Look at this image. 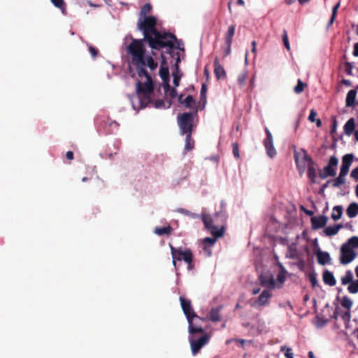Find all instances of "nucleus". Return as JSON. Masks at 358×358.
I'll return each instance as SVG.
<instances>
[{"instance_id": "f8f14e48", "label": "nucleus", "mask_w": 358, "mask_h": 358, "mask_svg": "<svg viewBox=\"0 0 358 358\" xmlns=\"http://www.w3.org/2000/svg\"><path fill=\"white\" fill-rule=\"evenodd\" d=\"M259 280L262 286L266 289H274L277 285L273 275L271 273H263L259 276Z\"/></svg>"}, {"instance_id": "69168bd1", "label": "nucleus", "mask_w": 358, "mask_h": 358, "mask_svg": "<svg viewBox=\"0 0 358 358\" xmlns=\"http://www.w3.org/2000/svg\"><path fill=\"white\" fill-rule=\"evenodd\" d=\"M335 17H334V16H331V18H330V20H329V23H328V25H327V26H328V27H330V26L334 23V20H335Z\"/></svg>"}, {"instance_id": "bf43d9fd", "label": "nucleus", "mask_w": 358, "mask_h": 358, "mask_svg": "<svg viewBox=\"0 0 358 358\" xmlns=\"http://www.w3.org/2000/svg\"><path fill=\"white\" fill-rule=\"evenodd\" d=\"M206 90H207L206 86L205 84H203L202 85V87L201 89V92H200L201 97H203V96L205 97L206 96Z\"/></svg>"}, {"instance_id": "c9c22d12", "label": "nucleus", "mask_w": 358, "mask_h": 358, "mask_svg": "<svg viewBox=\"0 0 358 358\" xmlns=\"http://www.w3.org/2000/svg\"><path fill=\"white\" fill-rule=\"evenodd\" d=\"M306 85L303 83V81L301 79H298L297 80V85L294 88V92L299 94H301L303 90Z\"/></svg>"}, {"instance_id": "6ab92c4d", "label": "nucleus", "mask_w": 358, "mask_h": 358, "mask_svg": "<svg viewBox=\"0 0 358 358\" xmlns=\"http://www.w3.org/2000/svg\"><path fill=\"white\" fill-rule=\"evenodd\" d=\"M317 262L321 265L329 264L331 262V257L329 252L319 250L317 252Z\"/></svg>"}, {"instance_id": "4c0bfd02", "label": "nucleus", "mask_w": 358, "mask_h": 358, "mask_svg": "<svg viewBox=\"0 0 358 358\" xmlns=\"http://www.w3.org/2000/svg\"><path fill=\"white\" fill-rule=\"evenodd\" d=\"M341 305L343 307L350 310L352 306V301L347 296H345L343 297Z\"/></svg>"}, {"instance_id": "2f4dec72", "label": "nucleus", "mask_w": 358, "mask_h": 358, "mask_svg": "<svg viewBox=\"0 0 358 358\" xmlns=\"http://www.w3.org/2000/svg\"><path fill=\"white\" fill-rule=\"evenodd\" d=\"M235 32V26L231 25L228 28L227 34V43L230 46L232 41V37L234 35Z\"/></svg>"}, {"instance_id": "7c9ffc66", "label": "nucleus", "mask_w": 358, "mask_h": 358, "mask_svg": "<svg viewBox=\"0 0 358 358\" xmlns=\"http://www.w3.org/2000/svg\"><path fill=\"white\" fill-rule=\"evenodd\" d=\"M347 174L339 173L338 176L334 180L333 186L334 187H338L345 182V176Z\"/></svg>"}, {"instance_id": "37998d69", "label": "nucleus", "mask_w": 358, "mask_h": 358, "mask_svg": "<svg viewBox=\"0 0 358 358\" xmlns=\"http://www.w3.org/2000/svg\"><path fill=\"white\" fill-rule=\"evenodd\" d=\"M106 124L111 128V129L109 131L110 133H113L114 130H117L120 126L119 123H117L116 121H109L106 123Z\"/></svg>"}, {"instance_id": "0eeeda50", "label": "nucleus", "mask_w": 358, "mask_h": 358, "mask_svg": "<svg viewBox=\"0 0 358 358\" xmlns=\"http://www.w3.org/2000/svg\"><path fill=\"white\" fill-rule=\"evenodd\" d=\"M209 336L204 334L199 338H196L195 334L189 335V343L193 355H196L199 350L208 343Z\"/></svg>"}, {"instance_id": "9d476101", "label": "nucleus", "mask_w": 358, "mask_h": 358, "mask_svg": "<svg viewBox=\"0 0 358 358\" xmlns=\"http://www.w3.org/2000/svg\"><path fill=\"white\" fill-rule=\"evenodd\" d=\"M357 253L348 248L347 245H342L341 247L340 262L341 264L346 265L352 262L356 257Z\"/></svg>"}, {"instance_id": "c756f323", "label": "nucleus", "mask_w": 358, "mask_h": 358, "mask_svg": "<svg viewBox=\"0 0 358 358\" xmlns=\"http://www.w3.org/2000/svg\"><path fill=\"white\" fill-rule=\"evenodd\" d=\"M214 73L217 78H221L224 75V69L219 64L217 59L216 58L214 62Z\"/></svg>"}, {"instance_id": "4468645a", "label": "nucleus", "mask_w": 358, "mask_h": 358, "mask_svg": "<svg viewBox=\"0 0 358 358\" xmlns=\"http://www.w3.org/2000/svg\"><path fill=\"white\" fill-rule=\"evenodd\" d=\"M312 229L314 230L323 228L328 222V217L326 215H319L311 217Z\"/></svg>"}, {"instance_id": "13d9d810", "label": "nucleus", "mask_w": 358, "mask_h": 358, "mask_svg": "<svg viewBox=\"0 0 358 358\" xmlns=\"http://www.w3.org/2000/svg\"><path fill=\"white\" fill-rule=\"evenodd\" d=\"M66 157L69 160H73V157H74L73 152L72 151H68V152H66Z\"/></svg>"}, {"instance_id": "4be33fe9", "label": "nucleus", "mask_w": 358, "mask_h": 358, "mask_svg": "<svg viewBox=\"0 0 358 358\" xmlns=\"http://www.w3.org/2000/svg\"><path fill=\"white\" fill-rule=\"evenodd\" d=\"M346 213L350 218L355 217L358 215V203H351L346 209Z\"/></svg>"}, {"instance_id": "f704fd0d", "label": "nucleus", "mask_w": 358, "mask_h": 358, "mask_svg": "<svg viewBox=\"0 0 358 358\" xmlns=\"http://www.w3.org/2000/svg\"><path fill=\"white\" fill-rule=\"evenodd\" d=\"M280 350L284 352L286 358H294V353L291 348L282 345L280 347Z\"/></svg>"}, {"instance_id": "bb28decb", "label": "nucleus", "mask_w": 358, "mask_h": 358, "mask_svg": "<svg viewBox=\"0 0 358 358\" xmlns=\"http://www.w3.org/2000/svg\"><path fill=\"white\" fill-rule=\"evenodd\" d=\"M221 306H219L217 308H212L209 313V319L213 322H217L220 320V311L221 309Z\"/></svg>"}, {"instance_id": "2eb2a0df", "label": "nucleus", "mask_w": 358, "mask_h": 358, "mask_svg": "<svg viewBox=\"0 0 358 358\" xmlns=\"http://www.w3.org/2000/svg\"><path fill=\"white\" fill-rule=\"evenodd\" d=\"M354 159L353 154H346L342 157L340 173L348 174Z\"/></svg>"}, {"instance_id": "09e8293b", "label": "nucleus", "mask_w": 358, "mask_h": 358, "mask_svg": "<svg viewBox=\"0 0 358 358\" xmlns=\"http://www.w3.org/2000/svg\"><path fill=\"white\" fill-rule=\"evenodd\" d=\"M317 115V113L315 111L314 109H312L310 112L309 116H308V120L311 122H315L316 119L315 117Z\"/></svg>"}, {"instance_id": "f03ea898", "label": "nucleus", "mask_w": 358, "mask_h": 358, "mask_svg": "<svg viewBox=\"0 0 358 358\" xmlns=\"http://www.w3.org/2000/svg\"><path fill=\"white\" fill-rule=\"evenodd\" d=\"M151 10L152 6L149 3L144 4L141 8L137 28L143 33V38H131V41H141L144 45V43H147L152 50L172 49L176 36L170 32L160 31L157 29V18L152 15L147 16Z\"/></svg>"}, {"instance_id": "0e129e2a", "label": "nucleus", "mask_w": 358, "mask_h": 358, "mask_svg": "<svg viewBox=\"0 0 358 358\" xmlns=\"http://www.w3.org/2000/svg\"><path fill=\"white\" fill-rule=\"evenodd\" d=\"M343 83L345 85L348 86V87H350V86H351V85H352V83H351V81H350V80H345V79L343 80Z\"/></svg>"}, {"instance_id": "9b49d317", "label": "nucleus", "mask_w": 358, "mask_h": 358, "mask_svg": "<svg viewBox=\"0 0 358 358\" xmlns=\"http://www.w3.org/2000/svg\"><path fill=\"white\" fill-rule=\"evenodd\" d=\"M266 138L264 140L263 144L265 147L266 154L270 158H273L276 154V150L273 145V138L271 132L267 127L264 128Z\"/></svg>"}, {"instance_id": "3c124183", "label": "nucleus", "mask_w": 358, "mask_h": 358, "mask_svg": "<svg viewBox=\"0 0 358 358\" xmlns=\"http://www.w3.org/2000/svg\"><path fill=\"white\" fill-rule=\"evenodd\" d=\"M279 307L280 308H286V307H288L289 308L290 310H293V306L291 304L290 301H286L285 303H279Z\"/></svg>"}, {"instance_id": "a18cd8bd", "label": "nucleus", "mask_w": 358, "mask_h": 358, "mask_svg": "<svg viewBox=\"0 0 358 358\" xmlns=\"http://www.w3.org/2000/svg\"><path fill=\"white\" fill-rule=\"evenodd\" d=\"M282 41H283V43L285 45V48L287 50H289L290 47H289V41H288V36H287V31L285 30L284 31V34L282 36Z\"/></svg>"}, {"instance_id": "dca6fc26", "label": "nucleus", "mask_w": 358, "mask_h": 358, "mask_svg": "<svg viewBox=\"0 0 358 358\" xmlns=\"http://www.w3.org/2000/svg\"><path fill=\"white\" fill-rule=\"evenodd\" d=\"M271 296V291L269 289H265L258 296L256 303L260 306H265L268 303V300Z\"/></svg>"}, {"instance_id": "ea45409f", "label": "nucleus", "mask_w": 358, "mask_h": 358, "mask_svg": "<svg viewBox=\"0 0 358 358\" xmlns=\"http://www.w3.org/2000/svg\"><path fill=\"white\" fill-rule=\"evenodd\" d=\"M285 273H286V271H285V268L282 267V270L277 275V280L280 283V286H277L278 288L281 287L282 285L285 281V279H286Z\"/></svg>"}, {"instance_id": "774afa93", "label": "nucleus", "mask_w": 358, "mask_h": 358, "mask_svg": "<svg viewBox=\"0 0 358 358\" xmlns=\"http://www.w3.org/2000/svg\"><path fill=\"white\" fill-rule=\"evenodd\" d=\"M178 100L179 101V103H180L181 104H183V95L182 94H180L178 96Z\"/></svg>"}, {"instance_id": "680f3d73", "label": "nucleus", "mask_w": 358, "mask_h": 358, "mask_svg": "<svg viewBox=\"0 0 358 358\" xmlns=\"http://www.w3.org/2000/svg\"><path fill=\"white\" fill-rule=\"evenodd\" d=\"M353 55L358 57V43L354 45Z\"/></svg>"}, {"instance_id": "cd10ccee", "label": "nucleus", "mask_w": 358, "mask_h": 358, "mask_svg": "<svg viewBox=\"0 0 358 358\" xmlns=\"http://www.w3.org/2000/svg\"><path fill=\"white\" fill-rule=\"evenodd\" d=\"M354 276L352 271L348 270L345 274L341 278V283L343 285L350 284L353 280Z\"/></svg>"}, {"instance_id": "e433bc0d", "label": "nucleus", "mask_w": 358, "mask_h": 358, "mask_svg": "<svg viewBox=\"0 0 358 358\" xmlns=\"http://www.w3.org/2000/svg\"><path fill=\"white\" fill-rule=\"evenodd\" d=\"M308 279L311 283V285L313 288H315L319 286L317 274L315 272L310 273L308 275Z\"/></svg>"}, {"instance_id": "49530a36", "label": "nucleus", "mask_w": 358, "mask_h": 358, "mask_svg": "<svg viewBox=\"0 0 358 358\" xmlns=\"http://www.w3.org/2000/svg\"><path fill=\"white\" fill-rule=\"evenodd\" d=\"M247 79V74L245 73H243L238 76V81L240 85L245 84Z\"/></svg>"}, {"instance_id": "58836bf2", "label": "nucleus", "mask_w": 358, "mask_h": 358, "mask_svg": "<svg viewBox=\"0 0 358 358\" xmlns=\"http://www.w3.org/2000/svg\"><path fill=\"white\" fill-rule=\"evenodd\" d=\"M192 104H195V101L192 95H188L183 101V104L186 108H190Z\"/></svg>"}, {"instance_id": "4d7b16f0", "label": "nucleus", "mask_w": 358, "mask_h": 358, "mask_svg": "<svg viewBox=\"0 0 358 358\" xmlns=\"http://www.w3.org/2000/svg\"><path fill=\"white\" fill-rule=\"evenodd\" d=\"M339 6H340V3H336V4L333 7V9H332V15H331V16H334V17H336V13H337V10H338V9Z\"/></svg>"}, {"instance_id": "e2e57ef3", "label": "nucleus", "mask_w": 358, "mask_h": 358, "mask_svg": "<svg viewBox=\"0 0 358 358\" xmlns=\"http://www.w3.org/2000/svg\"><path fill=\"white\" fill-rule=\"evenodd\" d=\"M301 209L305 212V213L308 215L312 216L313 215L314 213L312 210H306L303 206H301Z\"/></svg>"}, {"instance_id": "412c9836", "label": "nucleus", "mask_w": 358, "mask_h": 358, "mask_svg": "<svg viewBox=\"0 0 358 358\" xmlns=\"http://www.w3.org/2000/svg\"><path fill=\"white\" fill-rule=\"evenodd\" d=\"M323 281L329 286H334L336 284V280L333 273L328 270H325L323 273Z\"/></svg>"}, {"instance_id": "423d86ee", "label": "nucleus", "mask_w": 358, "mask_h": 358, "mask_svg": "<svg viewBox=\"0 0 358 358\" xmlns=\"http://www.w3.org/2000/svg\"><path fill=\"white\" fill-rule=\"evenodd\" d=\"M178 124L180 130V134H192L194 127V113H184L178 116Z\"/></svg>"}, {"instance_id": "c85d7f7f", "label": "nucleus", "mask_w": 358, "mask_h": 358, "mask_svg": "<svg viewBox=\"0 0 358 358\" xmlns=\"http://www.w3.org/2000/svg\"><path fill=\"white\" fill-rule=\"evenodd\" d=\"M343 245H347L348 248H352V250L358 248V236H352Z\"/></svg>"}, {"instance_id": "de8ad7c7", "label": "nucleus", "mask_w": 358, "mask_h": 358, "mask_svg": "<svg viewBox=\"0 0 358 358\" xmlns=\"http://www.w3.org/2000/svg\"><path fill=\"white\" fill-rule=\"evenodd\" d=\"M88 50L93 58H95L97 56L99 52L94 47L88 45Z\"/></svg>"}, {"instance_id": "aec40b11", "label": "nucleus", "mask_w": 358, "mask_h": 358, "mask_svg": "<svg viewBox=\"0 0 358 358\" xmlns=\"http://www.w3.org/2000/svg\"><path fill=\"white\" fill-rule=\"evenodd\" d=\"M357 94V92L355 89L351 90L348 92L345 99V106L347 107L355 106Z\"/></svg>"}, {"instance_id": "6e6552de", "label": "nucleus", "mask_w": 358, "mask_h": 358, "mask_svg": "<svg viewBox=\"0 0 358 358\" xmlns=\"http://www.w3.org/2000/svg\"><path fill=\"white\" fill-rule=\"evenodd\" d=\"M338 164V158L333 155L331 156L328 164L324 167L323 171L320 172L319 176L322 179H324L329 176L333 177L336 174V169Z\"/></svg>"}, {"instance_id": "8fccbe9b", "label": "nucleus", "mask_w": 358, "mask_h": 358, "mask_svg": "<svg viewBox=\"0 0 358 358\" xmlns=\"http://www.w3.org/2000/svg\"><path fill=\"white\" fill-rule=\"evenodd\" d=\"M155 107L156 108H165V103L163 100L159 99L155 101Z\"/></svg>"}, {"instance_id": "72a5a7b5", "label": "nucleus", "mask_w": 358, "mask_h": 358, "mask_svg": "<svg viewBox=\"0 0 358 358\" xmlns=\"http://www.w3.org/2000/svg\"><path fill=\"white\" fill-rule=\"evenodd\" d=\"M201 319L203 320H196V319H194V320H193V325L194 327L197 326L199 327H201V331H194L193 333H189V335H192L193 336L194 334H196V333H201V334H203L204 333L205 329H204L203 327L201 325V322H205L206 319L202 318V317H201Z\"/></svg>"}, {"instance_id": "864d4df0", "label": "nucleus", "mask_w": 358, "mask_h": 358, "mask_svg": "<svg viewBox=\"0 0 358 358\" xmlns=\"http://www.w3.org/2000/svg\"><path fill=\"white\" fill-rule=\"evenodd\" d=\"M350 176L358 181V168H355L351 171Z\"/></svg>"}, {"instance_id": "1a4fd4ad", "label": "nucleus", "mask_w": 358, "mask_h": 358, "mask_svg": "<svg viewBox=\"0 0 358 358\" xmlns=\"http://www.w3.org/2000/svg\"><path fill=\"white\" fill-rule=\"evenodd\" d=\"M175 47L173 46L172 49L166 48L167 51L166 53L171 55L172 58L176 59V63L174 64L175 66V71L173 72V85L175 87H178L179 85L180 80L181 78V75L179 74V63L180 62V53L179 52H175L173 51V49Z\"/></svg>"}, {"instance_id": "338daca9", "label": "nucleus", "mask_w": 358, "mask_h": 358, "mask_svg": "<svg viewBox=\"0 0 358 358\" xmlns=\"http://www.w3.org/2000/svg\"><path fill=\"white\" fill-rule=\"evenodd\" d=\"M252 52L255 53L256 52V45H257L256 42L255 41H253L252 42Z\"/></svg>"}, {"instance_id": "603ef678", "label": "nucleus", "mask_w": 358, "mask_h": 358, "mask_svg": "<svg viewBox=\"0 0 358 358\" xmlns=\"http://www.w3.org/2000/svg\"><path fill=\"white\" fill-rule=\"evenodd\" d=\"M169 95L171 98L174 99L178 96L177 90L175 88H171L169 92Z\"/></svg>"}, {"instance_id": "f257e3e1", "label": "nucleus", "mask_w": 358, "mask_h": 358, "mask_svg": "<svg viewBox=\"0 0 358 358\" xmlns=\"http://www.w3.org/2000/svg\"><path fill=\"white\" fill-rule=\"evenodd\" d=\"M130 69H135L140 78H145L146 81L136 83V92L141 108H145L150 103V96L154 90V85L150 73L155 71L157 62L152 56L146 54V49L141 41L132 40L126 47Z\"/></svg>"}, {"instance_id": "a211bd4d", "label": "nucleus", "mask_w": 358, "mask_h": 358, "mask_svg": "<svg viewBox=\"0 0 358 358\" xmlns=\"http://www.w3.org/2000/svg\"><path fill=\"white\" fill-rule=\"evenodd\" d=\"M342 224H338L333 226L327 227L323 232L326 236L331 237L338 234L339 230L343 228Z\"/></svg>"}, {"instance_id": "a19ab883", "label": "nucleus", "mask_w": 358, "mask_h": 358, "mask_svg": "<svg viewBox=\"0 0 358 358\" xmlns=\"http://www.w3.org/2000/svg\"><path fill=\"white\" fill-rule=\"evenodd\" d=\"M349 286L348 287V292L351 294H356L358 292V286L355 282L354 280H352L350 284H348Z\"/></svg>"}, {"instance_id": "20e7f679", "label": "nucleus", "mask_w": 358, "mask_h": 358, "mask_svg": "<svg viewBox=\"0 0 358 358\" xmlns=\"http://www.w3.org/2000/svg\"><path fill=\"white\" fill-rule=\"evenodd\" d=\"M180 301L181 308L184 314L185 315L188 322V331L189 333H193L194 331H201V327H194L193 325L194 319L203 320L201 317L198 316L194 311L192 306L191 301L185 299L184 296H180Z\"/></svg>"}, {"instance_id": "c03bdc74", "label": "nucleus", "mask_w": 358, "mask_h": 358, "mask_svg": "<svg viewBox=\"0 0 358 358\" xmlns=\"http://www.w3.org/2000/svg\"><path fill=\"white\" fill-rule=\"evenodd\" d=\"M233 154L236 158L240 157L239 150H238V144L236 142L233 143L232 144Z\"/></svg>"}, {"instance_id": "79ce46f5", "label": "nucleus", "mask_w": 358, "mask_h": 358, "mask_svg": "<svg viewBox=\"0 0 358 358\" xmlns=\"http://www.w3.org/2000/svg\"><path fill=\"white\" fill-rule=\"evenodd\" d=\"M345 73L348 75V76H352V69L354 68V63L353 62H346L345 63Z\"/></svg>"}, {"instance_id": "39448f33", "label": "nucleus", "mask_w": 358, "mask_h": 358, "mask_svg": "<svg viewBox=\"0 0 358 358\" xmlns=\"http://www.w3.org/2000/svg\"><path fill=\"white\" fill-rule=\"evenodd\" d=\"M171 253L172 256V263L175 268H176V262L183 260L187 264L188 270L194 268L193 264V254L190 249H185L183 250L182 248H174L172 245H169Z\"/></svg>"}, {"instance_id": "6e6d98bb", "label": "nucleus", "mask_w": 358, "mask_h": 358, "mask_svg": "<svg viewBox=\"0 0 358 358\" xmlns=\"http://www.w3.org/2000/svg\"><path fill=\"white\" fill-rule=\"evenodd\" d=\"M164 89L165 90V92L166 93H168V92L171 89L169 83V80H166V81H164Z\"/></svg>"}, {"instance_id": "f3484780", "label": "nucleus", "mask_w": 358, "mask_h": 358, "mask_svg": "<svg viewBox=\"0 0 358 358\" xmlns=\"http://www.w3.org/2000/svg\"><path fill=\"white\" fill-rule=\"evenodd\" d=\"M162 66L159 71V75L163 81L169 80V72L167 66H164L166 64V57L162 54Z\"/></svg>"}, {"instance_id": "5701e85b", "label": "nucleus", "mask_w": 358, "mask_h": 358, "mask_svg": "<svg viewBox=\"0 0 358 358\" xmlns=\"http://www.w3.org/2000/svg\"><path fill=\"white\" fill-rule=\"evenodd\" d=\"M185 152L191 151L194 148V141L192 138V134H185Z\"/></svg>"}, {"instance_id": "ddd939ff", "label": "nucleus", "mask_w": 358, "mask_h": 358, "mask_svg": "<svg viewBox=\"0 0 358 358\" xmlns=\"http://www.w3.org/2000/svg\"><path fill=\"white\" fill-rule=\"evenodd\" d=\"M304 160L308 162L307 164V176L312 183L317 182L316 164L313 160L307 155L303 157Z\"/></svg>"}, {"instance_id": "a878e982", "label": "nucleus", "mask_w": 358, "mask_h": 358, "mask_svg": "<svg viewBox=\"0 0 358 358\" xmlns=\"http://www.w3.org/2000/svg\"><path fill=\"white\" fill-rule=\"evenodd\" d=\"M173 231V228L168 225L164 227H156L154 232L159 236L170 235Z\"/></svg>"}, {"instance_id": "473e14b6", "label": "nucleus", "mask_w": 358, "mask_h": 358, "mask_svg": "<svg viewBox=\"0 0 358 358\" xmlns=\"http://www.w3.org/2000/svg\"><path fill=\"white\" fill-rule=\"evenodd\" d=\"M52 4L59 8L63 13H65L66 10V4L64 0H51Z\"/></svg>"}, {"instance_id": "7ed1b4c3", "label": "nucleus", "mask_w": 358, "mask_h": 358, "mask_svg": "<svg viewBox=\"0 0 358 358\" xmlns=\"http://www.w3.org/2000/svg\"><path fill=\"white\" fill-rule=\"evenodd\" d=\"M201 217L205 225V228L213 236V237H206L203 240V250L207 251L208 247L213 245L217 238L222 236L224 226H221L220 228L218 229L213 224V220L209 215L202 214L201 215Z\"/></svg>"}, {"instance_id": "052dcab7", "label": "nucleus", "mask_w": 358, "mask_h": 358, "mask_svg": "<svg viewBox=\"0 0 358 358\" xmlns=\"http://www.w3.org/2000/svg\"><path fill=\"white\" fill-rule=\"evenodd\" d=\"M336 127H337V122H336V120L334 118L333 124H332L331 129V134L334 133L336 131Z\"/></svg>"}, {"instance_id": "5fc2aeb1", "label": "nucleus", "mask_w": 358, "mask_h": 358, "mask_svg": "<svg viewBox=\"0 0 358 358\" xmlns=\"http://www.w3.org/2000/svg\"><path fill=\"white\" fill-rule=\"evenodd\" d=\"M350 317H351V315H350V311H348V312L343 313L342 315V318L345 321H349L350 320Z\"/></svg>"}, {"instance_id": "b1692460", "label": "nucleus", "mask_w": 358, "mask_h": 358, "mask_svg": "<svg viewBox=\"0 0 358 358\" xmlns=\"http://www.w3.org/2000/svg\"><path fill=\"white\" fill-rule=\"evenodd\" d=\"M343 206H336L333 208L331 217L334 221H337L341 218L343 215Z\"/></svg>"}, {"instance_id": "393cba45", "label": "nucleus", "mask_w": 358, "mask_h": 358, "mask_svg": "<svg viewBox=\"0 0 358 358\" xmlns=\"http://www.w3.org/2000/svg\"><path fill=\"white\" fill-rule=\"evenodd\" d=\"M355 127V123L353 118H350L347 121V122L344 125V131L346 135L350 136Z\"/></svg>"}]
</instances>
